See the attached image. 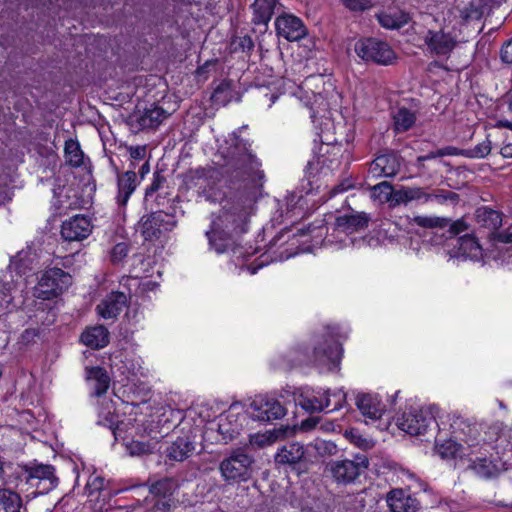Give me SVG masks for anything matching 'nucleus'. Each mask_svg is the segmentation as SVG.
I'll return each instance as SVG.
<instances>
[{"instance_id":"774afa93","label":"nucleus","mask_w":512,"mask_h":512,"mask_svg":"<svg viewBox=\"0 0 512 512\" xmlns=\"http://www.w3.org/2000/svg\"><path fill=\"white\" fill-rule=\"evenodd\" d=\"M315 425H316V422L314 420H305L301 424V429L307 431V430L314 428Z\"/></svg>"},{"instance_id":"423d86ee","label":"nucleus","mask_w":512,"mask_h":512,"mask_svg":"<svg viewBox=\"0 0 512 512\" xmlns=\"http://www.w3.org/2000/svg\"><path fill=\"white\" fill-rule=\"evenodd\" d=\"M253 458L241 449L233 451L219 465L222 478L227 482H242L252 475Z\"/></svg>"},{"instance_id":"680f3d73","label":"nucleus","mask_w":512,"mask_h":512,"mask_svg":"<svg viewBox=\"0 0 512 512\" xmlns=\"http://www.w3.org/2000/svg\"><path fill=\"white\" fill-rule=\"evenodd\" d=\"M90 487L94 490H101L104 486V479L101 477H95L92 481L88 483Z\"/></svg>"},{"instance_id":"37998d69","label":"nucleus","mask_w":512,"mask_h":512,"mask_svg":"<svg viewBox=\"0 0 512 512\" xmlns=\"http://www.w3.org/2000/svg\"><path fill=\"white\" fill-rule=\"evenodd\" d=\"M12 285L0 279V318L7 315L13 308Z\"/></svg>"},{"instance_id":"9d476101","label":"nucleus","mask_w":512,"mask_h":512,"mask_svg":"<svg viewBox=\"0 0 512 512\" xmlns=\"http://www.w3.org/2000/svg\"><path fill=\"white\" fill-rule=\"evenodd\" d=\"M355 52L361 59L381 65H389L395 59V53L388 43L373 38L356 42Z\"/></svg>"},{"instance_id":"f03ea898","label":"nucleus","mask_w":512,"mask_h":512,"mask_svg":"<svg viewBox=\"0 0 512 512\" xmlns=\"http://www.w3.org/2000/svg\"><path fill=\"white\" fill-rule=\"evenodd\" d=\"M449 425L452 438L437 443L438 453L443 458L463 457L465 453V445L468 448H474L479 445V427L472 424L466 418L459 415L449 416Z\"/></svg>"},{"instance_id":"338daca9","label":"nucleus","mask_w":512,"mask_h":512,"mask_svg":"<svg viewBox=\"0 0 512 512\" xmlns=\"http://www.w3.org/2000/svg\"><path fill=\"white\" fill-rule=\"evenodd\" d=\"M496 127H498V128H507L509 130H512V122L508 121V120H505V119H501V120L497 121Z\"/></svg>"},{"instance_id":"e433bc0d","label":"nucleus","mask_w":512,"mask_h":512,"mask_svg":"<svg viewBox=\"0 0 512 512\" xmlns=\"http://www.w3.org/2000/svg\"><path fill=\"white\" fill-rule=\"evenodd\" d=\"M64 157L66 163L73 167H80L84 161V154L78 141L69 139L65 142Z\"/></svg>"},{"instance_id":"6ab92c4d","label":"nucleus","mask_w":512,"mask_h":512,"mask_svg":"<svg viewBox=\"0 0 512 512\" xmlns=\"http://www.w3.org/2000/svg\"><path fill=\"white\" fill-rule=\"evenodd\" d=\"M391 512H416L419 502L403 489H394L386 498Z\"/></svg>"},{"instance_id":"3c124183","label":"nucleus","mask_w":512,"mask_h":512,"mask_svg":"<svg viewBox=\"0 0 512 512\" xmlns=\"http://www.w3.org/2000/svg\"><path fill=\"white\" fill-rule=\"evenodd\" d=\"M329 397L331 399L332 410L341 408L346 401V394L342 389L333 392L329 390Z\"/></svg>"},{"instance_id":"cd10ccee","label":"nucleus","mask_w":512,"mask_h":512,"mask_svg":"<svg viewBox=\"0 0 512 512\" xmlns=\"http://www.w3.org/2000/svg\"><path fill=\"white\" fill-rule=\"evenodd\" d=\"M278 6V0H255L253 8V22L258 25H267Z\"/></svg>"},{"instance_id":"052dcab7","label":"nucleus","mask_w":512,"mask_h":512,"mask_svg":"<svg viewBox=\"0 0 512 512\" xmlns=\"http://www.w3.org/2000/svg\"><path fill=\"white\" fill-rule=\"evenodd\" d=\"M437 154L443 156H454L458 155V149L452 146L441 148L437 150Z\"/></svg>"},{"instance_id":"bb28decb","label":"nucleus","mask_w":512,"mask_h":512,"mask_svg":"<svg viewBox=\"0 0 512 512\" xmlns=\"http://www.w3.org/2000/svg\"><path fill=\"white\" fill-rule=\"evenodd\" d=\"M137 186V176L133 170L126 171L118 176L117 202L126 205L131 194Z\"/></svg>"},{"instance_id":"f3484780","label":"nucleus","mask_w":512,"mask_h":512,"mask_svg":"<svg viewBox=\"0 0 512 512\" xmlns=\"http://www.w3.org/2000/svg\"><path fill=\"white\" fill-rule=\"evenodd\" d=\"M400 160L395 154H383L369 165L368 174L372 178L393 177L400 170Z\"/></svg>"},{"instance_id":"2eb2a0df","label":"nucleus","mask_w":512,"mask_h":512,"mask_svg":"<svg viewBox=\"0 0 512 512\" xmlns=\"http://www.w3.org/2000/svg\"><path fill=\"white\" fill-rule=\"evenodd\" d=\"M342 357L341 345L333 340H326L325 347H315L313 350V362L315 365L332 370L337 368Z\"/></svg>"},{"instance_id":"09e8293b","label":"nucleus","mask_w":512,"mask_h":512,"mask_svg":"<svg viewBox=\"0 0 512 512\" xmlns=\"http://www.w3.org/2000/svg\"><path fill=\"white\" fill-rule=\"evenodd\" d=\"M491 151V142L489 140H485L482 143L476 145L473 149L469 151V156L472 158H484Z\"/></svg>"},{"instance_id":"4468645a","label":"nucleus","mask_w":512,"mask_h":512,"mask_svg":"<svg viewBox=\"0 0 512 512\" xmlns=\"http://www.w3.org/2000/svg\"><path fill=\"white\" fill-rule=\"evenodd\" d=\"M92 229L90 218L75 215L62 223L61 235L67 241H81L91 234Z\"/></svg>"},{"instance_id":"c85d7f7f","label":"nucleus","mask_w":512,"mask_h":512,"mask_svg":"<svg viewBox=\"0 0 512 512\" xmlns=\"http://www.w3.org/2000/svg\"><path fill=\"white\" fill-rule=\"evenodd\" d=\"M194 448V443L188 437H179L167 448V457L170 460L183 461Z\"/></svg>"},{"instance_id":"9b49d317","label":"nucleus","mask_w":512,"mask_h":512,"mask_svg":"<svg viewBox=\"0 0 512 512\" xmlns=\"http://www.w3.org/2000/svg\"><path fill=\"white\" fill-rule=\"evenodd\" d=\"M250 415L254 420L270 422L282 418L286 410L281 403L273 398L258 396L250 404Z\"/></svg>"},{"instance_id":"2f4dec72","label":"nucleus","mask_w":512,"mask_h":512,"mask_svg":"<svg viewBox=\"0 0 512 512\" xmlns=\"http://www.w3.org/2000/svg\"><path fill=\"white\" fill-rule=\"evenodd\" d=\"M178 490V483L173 478H164L153 483L149 492L154 498H175V493Z\"/></svg>"},{"instance_id":"f8f14e48","label":"nucleus","mask_w":512,"mask_h":512,"mask_svg":"<svg viewBox=\"0 0 512 512\" xmlns=\"http://www.w3.org/2000/svg\"><path fill=\"white\" fill-rule=\"evenodd\" d=\"M247 421V415L237 411L236 407H230L222 414L218 422V432L226 443L237 438Z\"/></svg>"},{"instance_id":"603ef678","label":"nucleus","mask_w":512,"mask_h":512,"mask_svg":"<svg viewBox=\"0 0 512 512\" xmlns=\"http://www.w3.org/2000/svg\"><path fill=\"white\" fill-rule=\"evenodd\" d=\"M163 182H164V177L158 173H155L153 176L152 183L146 189V193H145L146 198L150 197L153 193H155L161 187Z\"/></svg>"},{"instance_id":"393cba45","label":"nucleus","mask_w":512,"mask_h":512,"mask_svg":"<svg viewBox=\"0 0 512 512\" xmlns=\"http://www.w3.org/2000/svg\"><path fill=\"white\" fill-rule=\"evenodd\" d=\"M81 342L92 349H101L109 343V332L102 325L89 327L82 333Z\"/></svg>"},{"instance_id":"412c9836","label":"nucleus","mask_w":512,"mask_h":512,"mask_svg":"<svg viewBox=\"0 0 512 512\" xmlns=\"http://www.w3.org/2000/svg\"><path fill=\"white\" fill-rule=\"evenodd\" d=\"M356 406L361 414L370 420L379 419L385 410L379 397L373 394H359L356 398Z\"/></svg>"},{"instance_id":"ddd939ff","label":"nucleus","mask_w":512,"mask_h":512,"mask_svg":"<svg viewBox=\"0 0 512 512\" xmlns=\"http://www.w3.org/2000/svg\"><path fill=\"white\" fill-rule=\"evenodd\" d=\"M190 185L197 188L208 201H216L218 199L216 185V171L213 169L199 168L191 173Z\"/></svg>"},{"instance_id":"ea45409f","label":"nucleus","mask_w":512,"mask_h":512,"mask_svg":"<svg viewBox=\"0 0 512 512\" xmlns=\"http://www.w3.org/2000/svg\"><path fill=\"white\" fill-rule=\"evenodd\" d=\"M0 506L5 512H20L22 499L19 494L10 489H0Z\"/></svg>"},{"instance_id":"e2e57ef3","label":"nucleus","mask_w":512,"mask_h":512,"mask_svg":"<svg viewBox=\"0 0 512 512\" xmlns=\"http://www.w3.org/2000/svg\"><path fill=\"white\" fill-rule=\"evenodd\" d=\"M114 422H115L114 416L110 412L107 413V415L105 416V418L103 420L99 419V421H98V423L103 424V425H108L109 427H112Z\"/></svg>"},{"instance_id":"0e129e2a","label":"nucleus","mask_w":512,"mask_h":512,"mask_svg":"<svg viewBox=\"0 0 512 512\" xmlns=\"http://www.w3.org/2000/svg\"><path fill=\"white\" fill-rule=\"evenodd\" d=\"M500 153L504 158H512V143L503 146Z\"/></svg>"},{"instance_id":"a19ab883","label":"nucleus","mask_w":512,"mask_h":512,"mask_svg":"<svg viewBox=\"0 0 512 512\" xmlns=\"http://www.w3.org/2000/svg\"><path fill=\"white\" fill-rule=\"evenodd\" d=\"M394 193L392 185L389 182H381L371 188V197L380 203L389 202L390 206H394Z\"/></svg>"},{"instance_id":"a878e982","label":"nucleus","mask_w":512,"mask_h":512,"mask_svg":"<svg viewBox=\"0 0 512 512\" xmlns=\"http://www.w3.org/2000/svg\"><path fill=\"white\" fill-rule=\"evenodd\" d=\"M471 469L480 477L491 478L498 475L503 469L504 464L495 459L484 457H476L471 460Z\"/></svg>"},{"instance_id":"5fc2aeb1","label":"nucleus","mask_w":512,"mask_h":512,"mask_svg":"<svg viewBox=\"0 0 512 512\" xmlns=\"http://www.w3.org/2000/svg\"><path fill=\"white\" fill-rule=\"evenodd\" d=\"M130 157L134 160H143L146 157V146H131L129 147Z\"/></svg>"},{"instance_id":"f704fd0d","label":"nucleus","mask_w":512,"mask_h":512,"mask_svg":"<svg viewBox=\"0 0 512 512\" xmlns=\"http://www.w3.org/2000/svg\"><path fill=\"white\" fill-rule=\"evenodd\" d=\"M301 405L304 409L317 412L322 411L325 408L331 406V399L329 397V390H319L317 395L307 396L301 402Z\"/></svg>"},{"instance_id":"dca6fc26","label":"nucleus","mask_w":512,"mask_h":512,"mask_svg":"<svg viewBox=\"0 0 512 512\" xmlns=\"http://www.w3.org/2000/svg\"><path fill=\"white\" fill-rule=\"evenodd\" d=\"M275 26L277 34L288 41H298L307 34L302 20L291 14L277 17Z\"/></svg>"},{"instance_id":"c756f323","label":"nucleus","mask_w":512,"mask_h":512,"mask_svg":"<svg viewBox=\"0 0 512 512\" xmlns=\"http://www.w3.org/2000/svg\"><path fill=\"white\" fill-rule=\"evenodd\" d=\"M304 456V447L299 443H288L284 445L275 456L279 464H295Z\"/></svg>"},{"instance_id":"8fccbe9b","label":"nucleus","mask_w":512,"mask_h":512,"mask_svg":"<svg viewBox=\"0 0 512 512\" xmlns=\"http://www.w3.org/2000/svg\"><path fill=\"white\" fill-rule=\"evenodd\" d=\"M177 500L175 498H155L154 509L160 512H169L175 508Z\"/></svg>"},{"instance_id":"13d9d810","label":"nucleus","mask_w":512,"mask_h":512,"mask_svg":"<svg viewBox=\"0 0 512 512\" xmlns=\"http://www.w3.org/2000/svg\"><path fill=\"white\" fill-rule=\"evenodd\" d=\"M499 258L503 263L511 264L512 263V246L503 248L500 250Z\"/></svg>"},{"instance_id":"79ce46f5","label":"nucleus","mask_w":512,"mask_h":512,"mask_svg":"<svg viewBox=\"0 0 512 512\" xmlns=\"http://www.w3.org/2000/svg\"><path fill=\"white\" fill-rule=\"evenodd\" d=\"M282 433L277 430H267L265 432H258L249 436V442L251 445L257 448H263L265 446L275 443Z\"/></svg>"},{"instance_id":"a211bd4d","label":"nucleus","mask_w":512,"mask_h":512,"mask_svg":"<svg viewBox=\"0 0 512 512\" xmlns=\"http://www.w3.org/2000/svg\"><path fill=\"white\" fill-rule=\"evenodd\" d=\"M127 304V296L122 292H112L107 295L98 305L97 313L103 319L117 317Z\"/></svg>"},{"instance_id":"69168bd1","label":"nucleus","mask_w":512,"mask_h":512,"mask_svg":"<svg viewBox=\"0 0 512 512\" xmlns=\"http://www.w3.org/2000/svg\"><path fill=\"white\" fill-rule=\"evenodd\" d=\"M437 157H441V155H438L437 154V151H433V152H430L429 154L427 155H423V156H419L417 158V162H422V161H425V160H430V159H434V158H437Z\"/></svg>"},{"instance_id":"49530a36","label":"nucleus","mask_w":512,"mask_h":512,"mask_svg":"<svg viewBox=\"0 0 512 512\" xmlns=\"http://www.w3.org/2000/svg\"><path fill=\"white\" fill-rule=\"evenodd\" d=\"M428 202L436 201L437 203L443 204L446 201H455L457 200L458 196L457 194L451 192V191H444V190H435L432 192L428 191Z\"/></svg>"},{"instance_id":"4c0bfd02","label":"nucleus","mask_w":512,"mask_h":512,"mask_svg":"<svg viewBox=\"0 0 512 512\" xmlns=\"http://www.w3.org/2000/svg\"><path fill=\"white\" fill-rule=\"evenodd\" d=\"M409 223L411 225H416L426 229L444 228L448 225L450 226V220L448 218L427 215L414 216L410 219Z\"/></svg>"},{"instance_id":"6e6552de","label":"nucleus","mask_w":512,"mask_h":512,"mask_svg":"<svg viewBox=\"0 0 512 512\" xmlns=\"http://www.w3.org/2000/svg\"><path fill=\"white\" fill-rule=\"evenodd\" d=\"M368 466L367 456L357 454L353 460L342 459L330 462L328 470L337 483L349 484L354 482Z\"/></svg>"},{"instance_id":"58836bf2","label":"nucleus","mask_w":512,"mask_h":512,"mask_svg":"<svg viewBox=\"0 0 512 512\" xmlns=\"http://www.w3.org/2000/svg\"><path fill=\"white\" fill-rule=\"evenodd\" d=\"M394 127L397 132H405L409 130L416 121V116L411 110L401 107L393 116Z\"/></svg>"},{"instance_id":"7ed1b4c3","label":"nucleus","mask_w":512,"mask_h":512,"mask_svg":"<svg viewBox=\"0 0 512 512\" xmlns=\"http://www.w3.org/2000/svg\"><path fill=\"white\" fill-rule=\"evenodd\" d=\"M469 225L464 219L454 221L449 226V232L453 236L461 233L465 234L460 237L450 239L448 246L453 248L449 250L450 256L462 259L478 260L482 257V247L478 240L468 233Z\"/></svg>"},{"instance_id":"a18cd8bd","label":"nucleus","mask_w":512,"mask_h":512,"mask_svg":"<svg viewBox=\"0 0 512 512\" xmlns=\"http://www.w3.org/2000/svg\"><path fill=\"white\" fill-rule=\"evenodd\" d=\"M345 437L353 444L362 449H370L373 446V442L363 437L357 429H349L345 432Z\"/></svg>"},{"instance_id":"c9c22d12","label":"nucleus","mask_w":512,"mask_h":512,"mask_svg":"<svg viewBox=\"0 0 512 512\" xmlns=\"http://www.w3.org/2000/svg\"><path fill=\"white\" fill-rule=\"evenodd\" d=\"M159 440L158 437L152 436L149 441L132 440L126 445L127 451L131 456H143L151 454L155 451Z\"/></svg>"},{"instance_id":"0eeeda50","label":"nucleus","mask_w":512,"mask_h":512,"mask_svg":"<svg viewBox=\"0 0 512 512\" xmlns=\"http://www.w3.org/2000/svg\"><path fill=\"white\" fill-rule=\"evenodd\" d=\"M436 422V407L411 409L398 419L399 428L410 435H422Z\"/></svg>"},{"instance_id":"5701e85b","label":"nucleus","mask_w":512,"mask_h":512,"mask_svg":"<svg viewBox=\"0 0 512 512\" xmlns=\"http://www.w3.org/2000/svg\"><path fill=\"white\" fill-rule=\"evenodd\" d=\"M368 219L364 214H349L336 218L335 230L339 234H352L367 226Z\"/></svg>"},{"instance_id":"7c9ffc66","label":"nucleus","mask_w":512,"mask_h":512,"mask_svg":"<svg viewBox=\"0 0 512 512\" xmlns=\"http://www.w3.org/2000/svg\"><path fill=\"white\" fill-rule=\"evenodd\" d=\"M87 379L90 382L94 394L100 396L109 388L110 378L107 372L101 367H92L87 370Z\"/></svg>"},{"instance_id":"473e14b6","label":"nucleus","mask_w":512,"mask_h":512,"mask_svg":"<svg viewBox=\"0 0 512 512\" xmlns=\"http://www.w3.org/2000/svg\"><path fill=\"white\" fill-rule=\"evenodd\" d=\"M377 18L380 25L387 29H399L410 20L409 15L403 11L383 12Z\"/></svg>"},{"instance_id":"c03bdc74","label":"nucleus","mask_w":512,"mask_h":512,"mask_svg":"<svg viewBox=\"0 0 512 512\" xmlns=\"http://www.w3.org/2000/svg\"><path fill=\"white\" fill-rule=\"evenodd\" d=\"M342 5L352 12H363L375 7L380 0H340Z\"/></svg>"},{"instance_id":"de8ad7c7","label":"nucleus","mask_w":512,"mask_h":512,"mask_svg":"<svg viewBox=\"0 0 512 512\" xmlns=\"http://www.w3.org/2000/svg\"><path fill=\"white\" fill-rule=\"evenodd\" d=\"M129 246L125 242L116 244L110 253L111 262L114 264L122 262V260L128 255Z\"/></svg>"},{"instance_id":"20e7f679","label":"nucleus","mask_w":512,"mask_h":512,"mask_svg":"<svg viewBox=\"0 0 512 512\" xmlns=\"http://www.w3.org/2000/svg\"><path fill=\"white\" fill-rule=\"evenodd\" d=\"M422 40L426 53L440 59H448L459 43L454 31L446 27L428 29Z\"/></svg>"},{"instance_id":"aec40b11","label":"nucleus","mask_w":512,"mask_h":512,"mask_svg":"<svg viewBox=\"0 0 512 512\" xmlns=\"http://www.w3.org/2000/svg\"><path fill=\"white\" fill-rule=\"evenodd\" d=\"M428 190L418 186H401L395 190L394 193V206L408 205L409 203L416 202L419 204L428 203Z\"/></svg>"},{"instance_id":"864d4df0","label":"nucleus","mask_w":512,"mask_h":512,"mask_svg":"<svg viewBox=\"0 0 512 512\" xmlns=\"http://www.w3.org/2000/svg\"><path fill=\"white\" fill-rule=\"evenodd\" d=\"M328 161V158L322 154L319 157H317L315 160L308 162V171L309 174H312L314 170H317L318 168H321V170H324V166L326 165Z\"/></svg>"},{"instance_id":"f257e3e1","label":"nucleus","mask_w":512,"mask_h":512,"mask_svg":"<svg viewBox=\"0 0 512 512\" xmlns=\"http://www.w3.org/2000/svg\"><path fill=\"white\" fill-rule=\"evenodd\" d=\"M227 143L228 147L220 150L225 161L224 174L231 184L243 187L244 194L223 199L219 214L212 219L211 229L206 232L210 247L219 254L233 246L235 235L247 231L253 204L251 190L262 186L265 177L262 164L248 141L232 134Z\"/></svg>"},{"instance_id":"bf43d9fd","label":"nucleus","mask_w":512,"mask_h":512,"mask_svg":"<svg viewBox=\"0 0 512 512\" xmlns=\"http://www.w3.org/2000/svg\"><path fill=\"white\" fill-rule=\"evenodd\" d=\"M497 243L512 244V232H499L495 235Z\"/></svg>"},{"instance_id":"72a5a7b5","label":"nucleus","mask_w":512,"mask_h":512,"mask_svg":"<svg viewBox=\"0 0 512 512\" xmlns=\"http://www.w3.org/2000/svg\"><path fill=\"white\" fill-rule=\"evenodd\" d=\"M476 220L478 224L491 230H497L502 225L501 214L488 207H481L476 210Z\"/></svg>"},{"instance_id":"39448f33","label":"nucleus","mask_w":512,"mask_h":512,"mask_svg":"<svg viewBox=\"0 0 512 512\" xmlns=\"http://www.w3.org/2000/svg\"><path fill=\"white\" fill-rule=\"evenodd\" d=\"M72 283L69 273L60 268L45 270L34 287V296L43 300H50L62 294Z\"/></svg>"},{"instance_id":"b1692460","label":"nucleus","mask_w":512,"mask_h":512,"mask_svg":"<svg viewBox=\"0 0 512 512\" xmlns=\"http://www.w3.org/2000/svg\"><path fill=\"white\" fill-rule=\"evenodd\" d=\"M34 480L44 482L43 491L48 492L57 485V478L54 476V468L51 465H36L28 469V481L31 485Z\"/></svg>"},{"instance_id":"4be33fe9","label":"nucleus","mask_w":512,"mask_h":512,"mask_svg":"<svg viewBox=\"0 0 512 512\" xmlns=\"http://www.w3.org/2000/svg\"><path fill=\"white\" fill-rule=\"evenodd\" d=\"M168 116V113L157 105H151L143 111L134 114V119L143 128H154L159 126Z\"/></svg>"},{"instance_id":"1a4fd4ad","label":"nucleus","mask_w":512,"mask_h":512,"mask_svg":"<svg viewBox=\"0 0 512 512\" xmlns=\"http://www.w3.org/2000/svg\"><path fill=\"white\" fill-rule=\"evenodd\" d=\"M176 224L177 220L174 215L157 211L143 216L139 222V228L145 240L153 241L172 231Z\"/></svg>"},{"instance_id":"6e6d98bb","label":"nucleus","mask_w":512,"mask_h":512,"mask_svg":"<svg viewBox=\"0 0 512 512\" xmlns=\"http://www.w3.org/2000/svg\"><path fill=\"white\" fill-rule=\"evenodd\" d=\"M501 59L505 63H512V38L503 45L501 49Z\"/></svg>"},{"instance_id":"4d7b16f0","label":"nucleus","mask_w":512,"mask_h":512,"mask_svg":"<svg viewBox=\"0 0 512 512\" xmlns=\"http://www.w3.org/2000/svg\"><path fill=\"white\" fill-rule=\"evenodd\" d=\"M139 368L140 367L137 368L135 365L128 367L126 364L123 363L118 368V371H120V373L124 375L127 380H131L133 377L137 375Z\"/></svg>"}]
</instances>
